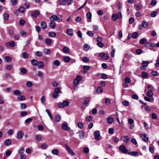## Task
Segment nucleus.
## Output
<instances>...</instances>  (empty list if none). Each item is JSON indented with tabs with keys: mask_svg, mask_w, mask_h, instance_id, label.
I'll return each mask as SVG.
<instances>
[{
	"mask_svg": "<svg viewBox=\"0 0 159 159\" xmlns=\"http://www.w3.org/2000/svg\"><path fill=\"white\" fill-rule=\"evenodd\" d=\"M61 16L58 15V16L56 15H53L50 18V20L51 21H57L58 22L61 21Z\"/></svg>",
	"mask_w": 159,
	"mask_h": 159,
	"instance_id": "1",
	"label": "nucleus"
},
{
	"mask_svg": "<svg viewBox=\"0 0 159 159\" xmlns=\"http://www.w3.org/2000/svg\"><path fill=\"white\" fill-rule=\"evenodd\" d=\"M70 104L69 102L67 100H64L62 102H59L58 106L59 108H64L68 106Z\"/></svg>",
	"mask_w": 159,
	"mask_h": 159,
	"instance_id": "2",
	"label": "nucleus"
},
{
	"mask_svg": "<svg viewBox=\"0 0 159 159\" xmlns=\"http://www.w3.org/2000/svg\"><path fill=\"white\" fill-rule=\"evenodd\" d=\"M122 17V14L120 11H118L117 14L116 13L112 15L111 19L113 21H116L118 18Z\"/></svg>",
	"mask_w": 159,
	"mask_h": 159,
	"instance_id": "3",
	"label": "nucleus"
},
{
	"mask_svg": "<svg viewBox=\"0 0 159 159\" xmlns=\"http://www.w3.org/2000/svg\"><path fill=\"white\" fill-rule=\"evenodd\" d=\"M64 147L66 150L69 154L72 156H74L75 155L74 152L66 144H65Z\"/></svg>",
	"mask_w": 159,
	"mask_h": 159,
	"instance_id": "4",
	"label": "nucleus"
},
{
	"mask_svg": "<svg viewBox=\"0 0 159 159\" xmlns=\"http://www.w3.org/2000/svg\"><path fill=\"white\" fill-rule=\"evenodd\" d=\"M119 149L123 153L126 154L128 152V151L124 145H121L119 147Z\"/></svg>",
	"mask_w": 159,
	"mask_h": 159,
	"instance_id": "5",
	"label": "nucleus"
},
{
	"mask_svg": "<svg viewBox=\"0 0 159 159\" xmlns=\"http://www.w3.org/2000/svg\"><path fill=\"white\" fill-rule=\"evenodd\" d=\"M149 64V62L148 61H143L142 62V66H141L140 68L142 70H146L145 67L147 66Z\"/></svg>",
	"mask_w": 159,
	"mask_h": 159,
	"instance_id": "6",
	"label": "nucleus"
},
{
	"mask_svg": "<svg viewBox=\"0 0 159 159\" xmlns=\"http://www.w3.org/2000/svg\"><path fill=\"white\" fill-rule=\"evenodd\" d=\"M94 135L95 136V139L97 141L100 140V133L99 131H96L94 132Z\"/></svg>",
	"mask_w": 159,
	"mask_h": 159,
	"instance_id": "7",
	"label": "nucleus"
},
{
	"mask_svg": "<svg viewBox=\"0 0 159 159\" xmlns=\"http://www.w3.org/2000/svg\"><path fill=\"white\" fill-rule=\"evenodd\" d=\"M62 129L64 130H66L67 131H70L71 130L70 128L68 127L66 124H62L61 125Z\"/></svg>",
	"mask_w": 159,
	"mask_h": 159,
	"instance_id": "8",
	"label": "nucleus"
},
{
	"mask_svg": "<svg viewBox=\"0 0 159 159\" xmlns=\"http://www.w3.org/2000/svg\"><path fill=\"white\" fill-rule=\"evenodd\" d=\"M121 139L125 143H128L130 140L129 138L127 136H122L121 138Z\"/></svg>",
	"mask_w": 159,
	"mask_h": 159,
	"instance_id": "9",
	"label": "nucleus"
},
{
	"mask_svg": "<svg viewBox=\"0 0 159 159\" xmlns=\"http://www.w3.org/2000/svg\"><path fill=\"white\" fill-rule=\"evenodd\" d=\"M99 56L100 57H102L104 60H107L108 58V56L107 55L105 54L103 52L100 53Z\"/></svg>",
	"mask_w": 159,
	"mask_h": 159,
	"instance_id": "10",
	"label": "nucleus"
},
{
	"mask_svg": "<svg viewBox=\"0 0 159 159\" xmlns=\"http://www.w3.org/2000/svg\"><path fill=\"white\" fill-rule=\"evenodd\" d=\"M39 14V11L38 10H35L34 11L31 13V15L32 16L36 18Z\"/></svg>",
	"mask_w": 159,
	"mask_h": 159,
	"instance_id": "11",
	"label": "nucleus"
},
{
	"mask_svg": "<svg viewBox=\"0 0 159 159\" xmlns=\"http://www.w3.org/2000/svg\"><path fill=\"white\" fill-rule=\"evenodd\" d=\"M24 135V133L22 131H20L17 133V136L18 139H21Z\"/></svg>",
	"mask_w": 159,
	"mask_h": 159,
	"instance_id": "12",
	"label": "nucleus"
},
{
	"mask_svg": "<svg viewBox=\"0 0 159 159\" xmlns=\"http://www.w3.org/2000/svg\"><path fill=\"white\" fill-rule=\"evenodd\" d=\"M141 138L143 141L144 142L147 141L148 139V138L147 137V135L146 134H141Z\"/></svg>",
	"mask_w": 159,
	"mask_h": 159,
	"instance_id": "13",
	"label": "nucleus"
},
{
	"mask_svg": "<svg viewBox=\"0 0 159 159\" xmlns=\"http://www.w3.org/2000/svg\"><path fill=\"white\" fill-rule=\"evenodd\" d=\"M66 33L69 36H72L73 35V29L71 28L67 29L66 30Z\"/></svg>",
	"mask_w": 159,
	"mask_h": 159,
	"instance_id": "14",
	"label": "nucleus"
},
{
	"mask_svg": "<svg viewBox=\"0 0 159 159\" xmlns=\"http://www.w3.org/2000/svg\"><path fill=\"white\" fill-rule=\"evenodd\" d=\"M107 123L111 124L114 122V119L112 117L109 116L107 118Z\"/></svg>",
	"mask_w": 159,
	"mask_h": 159,
	"instance_id": "15",
	"label": "nucleus"
},
{
	"mask_svg": "<svg viewBox=\"0 0 159 159\" xmlns=\"http://www.w3.org/2000/svg\"><path fill=\"white\" fill-rule=\"evenodd\" d=\"M11 142L12 141L11 139H8L5 140L4 144L6 146H8L11 144Z\"/></svg>",
	"mask_w": 159,
	"mask_h": 159,
	"instance_id": "16",
	"label": "nucleus"
},
{
	"mask_svg": "<svg viewBox=\"0 0 159 159\" xmlns=\"http://www.w3.org/2000/svg\"><path fill=\"white\" fill-rule=\"evenodd\" d=\"M40 25L43 29H46L47 27V24L44 21H42Z\"/></svg>",
	"mask_w": 159,
	"mask_h": 159,
	"instance_id": "17",
	"label": "nucleus"
},
{
	"mask_svg": "<svg viewBox=\"0 0 159 159\" xmlns=\"http://www.w3.org/2000/svg\"><path fill=\"white\" fill-rule=\"evenodd\" d=\"M48 36L51 38H55L56 36V34L54 32H50L48 33Z\"/></svg>",
	"mask_w": 159,
	"mask_h": 159,
	"instance_id": "18",
	"label": "nucleus"
},
{
	"mask_svg": "<svg viewBox=\"0 0 159 159\" xmlns=\"http://www.w3.org/2000/svg\"><path fill=\"white\" fill-rule=\"evenodd\" d=\"M129 155L133 156H137L138 155V152H128Z\"/></svg>",
	"mask_w": 159,
	"mask_h": 159,
	"instance_id": "19",
	"label": "nucleus"
},
{
	"mask_svg": "<svg viewBox=\"0 0 159 159\" xmlns=\"http://www.w3.org/2000/svg\"><path fill=\"white\" fill-rule=\"evenodd\" d=\"M56 24L55 22L54 21H51L49 24V25L50 27L52 28L53 29L56 27Z\"/></svg>",
	"mask_w": 159,
	"mask_h": 159,
	"instance_id": "20",
	"label": "nucleus"
},
{
	"mask_svg": "<svg viewBox=\"0 0 159 159\" xmlns=\"http://www.w3.org/2000/svg\"><path fill=\"white\" fill-rule=\"evenodd\" d=\"M13 93L15 96H19L20 95H21V92L20 90H16L14 91Z\"/></svg>",
	"mask_w": 159,
	"mask_h": 159,
	"instance_id": "21",
	"label": "nucleus"
},
{
	"mask_svg": "<svg viewBox=\"0 0 159 159\" xmlns=\"http://www.w3.org/2000/svg\"><path fill=\"white\" fill-rule=\"evenodd\" d=\"M37 65L39 68H42L44 67V64L43 61H40L38 62Z\"/></svg>",
	"mask_w": 159,
	"mask_h": 159,
	"instance_id": "22",
	"label": "nucleus"
},
{
	"mask_svg": "<svg viewBox=\"0 0 159 159\" xmlns=\"http://www.w3.org/2000/svg\"><path fill=\"white\" fill-rule=\"evenodd\" d=\"M51 152L53 154L57 155L59 154V151L57 149H54L52 150Z\"/></svg>",
	"mask_w": 159,
	"mask_h": 159,
	"instance_id": "23",
	"label": "nucleus"
},
{
	"mask_svg": "<svg viewBox=\"0 0 159 159\" xmlns=\"http://www.w3.org/2000/svg\"><path fill=\"white\" fill-rule=\"evenodd\" d=\"M148 25V22L145 21H142V22L141 24V26L142 27L144 28H146Z\"/></svg>",
	"mask_w": 159,
	"mask_h": 159,
	"instance_id": "24",
	"label": "nucleus"
},
{
	"mask_svg": "<svg viewBox=\"0 0 159 159\" xmlns=\"http://www.w3.org/2000/svg\"><path fill=\"white\" fill-rule=\"evenodd\" d=\"M31 64L34 66H37L38 63L37 61L35 59H32L30 61Z\"/></svg>",
	"mask_w": 159,
	"mask_h": 159,
	"instance_id": "25",
	"label": "nucleus"
},
{
	"mask_svg": "<svg viewBox=\"0 0 159 159\" xmlns=\"http://www.w3.org/2000/svg\"><path fill=\"white\" fill-rule=\"evenodd\" d=\"M63 60L65 62L67 63L70 60V58L68 56H66L64 57L63 58Z\"/></svg>",
	"mask_w": 159,
	"mask_h": 159,
	"instance_id": "26",
	"label": "nucleus"
},
{
	"mask_svg": "<svg viewBox=\"0 0 159 159\" xmlns=\"http://www.w3.org/2000/svg\"><path fill=\"white\" fill-rule=\"evenodd\" d=\"M17 98L20 101H23L25 99L24 96L20 95Z\"/></svg>",
	"mask_w": 159,
	"mask_h": 159,
	"instance_id": "27",
	"label": "nucleus"
},
{
	"mask_svg": "<svg viewBox=\"0 0 159 159\" xmlns=\"http://www.w3.org/2000/svg\"><path fill=\"white\" fill-rule=\"evenodd\" d=\"M79 137L80 139L83 138L84 136V132L82 131H80L79 132Z\"/></svg>",
	"mask_w": 159,
	"mask_h": 159,
	"instance_id": "28",
	"label": "nucleus"
},
{
	"mask_svg": "<svg viewBox=\"0 0 159 159\" xmlns=\"http://www.w3.org/2000/svg\"><path fill=\"white\" fill-rule=\"evenodd\" d=\"M20 34L21 36L25 37L26 36L27 33L24 30H21L20 32Z\"/></svg>",
	"mask_w": 159,
	"mask_h": 159,
	"instance_id": "29",
	"label": "nucleus"
},
{
	"mask_svg": "<svg viewBox=\"0 0 159 159\" xmlns=\"http://www.w3.org/2000/svg\"><path fill=\"white\" fill-rule=\"evenodd\" d=\"M103 89L102 88L101 86H99L98 87L96 92L97 93H101L103 92Z\"/></svg>",
	"mask_w": 159,
	"mask_h": 159,
	"instance_id": "30",
	"label": "nucleus"
},
{
	"mask_svg": "<svg viewBox=\"0 0 159 159\" xmlns=\"http://www.w3.org/2000/svg\"><path fill=\"white\" fill-rule=\"evenodd\" d=\"M51 52L50 49L48 48H45L43 50V52L46 55H48Z\"/></svg>",
	"mask_w": 159,
	"mask_h": 159,
	"instance_id": "31",
	"label": "nucleus"
},
{
	"mask_svg": "<svg viewBox=\"0 0 159 159\" xmlns=\"http://www.w3.org/2000/svg\"><path fill=\"white\" fill-rule=\"evenodd\" d=\"M3 18L5 20H7L9 17V15L7 13H4L3 15Z\"/></svg>",
	"mask_w": 159,
	"mask_h": 159,
	"instance_id": "32",
	"label": "nucleus"
},
{
	"mask_svg": "<svg viewBox=\"0 0 159 159\" xmlns=\"http://www.w3.org/2000/svg\"><path fill=\"white\" fill-rule=\"evenodd\" d=\"M90 68V66H84L83 72L84 73L86 72L87 71L89 70Z\"/></svg>",
	"mask_w": 159,
	"mask_h": 159,
	"instance_id": "33",
	"label": "nucleus"
},
{
	"mask_svg": "<svg viewBox=\"0 0 159 159\" xmlns=\"http://www.w3.org/2000/svg\"><path fill=\"white\" fill-rule=\"evenodd\" d=\"M26 85L28 87L30 88L33 85V83L30 81H27L26 82Z\"/></svg>",
	"mask_w": 159,
	"mask_h": 159,
	"instance_id": "34",
	"label": "nucleus"
},
{
	"mask_svg": "<svg viewBox=\"0 0 159 159\" xmlns=\"http://www.w3.org/2000/svg\"><path fill=\"white\" fill-rule=\"evenodd\" d=\"M24 148L23 147H21L18 150V153H20V154H23L24 152Z\"/></svg>",
	"mask_w": 159,
	"mask_h": 159,
	"instance_id": "35",
	"label": "nucleus"
},
{
	"mask_svg": "<svg viewBox=\"0 0 159 159\" xmlns=\"http://www.w3.org/2000/svg\"><path fill=\"white\" fill-rule=\"evenodd\" d=\"M89 101V99L88 98H85L84 99V101L83 102V104L85 105L86 106H88V103Z\"/></svg>",
	"mask_w": 159,
	"mask_h": 159,
	"instance_id": "36",
	"label": "nucleus"
},
{
	"mask_svg": "<svg viewBox=\"0 0 159 159\" xmlns=\"http://www.w3.org/2000/svg\"><path fill=\"white\" fill-rule=\"evenodd\" d=\"M138 36V33L137 32H134L132 35V37L134 39H135L137 38Z\"/></svg>",
	"mask_w": 159,
	"mask_h": 159,
	"instance_id": "37",
	"label": "nucleus"
},
{
	"mask_svg": "<svg viewBox=\"0 0 159 159\" xmlns=\"http://www.w3.org/2000/svg\"><path fill=\"white\" fill-rule=\"evenodd\" d=\"M52 42L51 39L49 38L46 39L45 40L46 44L48 45L52 43Z\"/></svg>",
	"mask_w": 159,
	"mask_h": 159,
	"instance_id": "38",
	"label": "nucleus"
},
{
	"mask_svg": "<svg viewBox=\"0 0 159 159\" xmlns=\"http://www.w3.org/2000/svg\"><path fill=\"white\" fill-rule=\"evenodd\" d=\"M46 112L48 113L50 119L52 120H53V117L51 113L50 112L49 110L48 109H46Z\"/></svg>",
	"mask_w": 159,
	"mask_h": 159,
	"instance_id": "39",
	"label": "nucleus"
},
{
	"mask_svg": "<svg viewBox=\"0 0 159 159\" xmlns=\"http://www.w3.org/2000/svg\"><path fill=\"white\" fill-rule=\"evenodd\" d=\"M134 7H135V9L136 10H139L141 9L142 6L139 4H136L134 6Z\"/></svg>",
	"mask_w": 159,
	"mask_h": 159,
	"instance_id": "40",
	"label": "nucleus"
},
{
	"mask_svg": "<svg viewBox=\"0 0 159 159\" xmlns=\"http://www.w3.org/2000/svg\"><path fill=\"white\" fill-rule=\"evenodd\" d=\"M141 76L143 78H146L148 76V74L146 72L144 71L142 73Z\"/></svg>",
	"mask_w": 159,
	"mask_h": 159,
	"instance_id": "41",
	"label": "nucleus"
},
{
	"mask_svg": "<svg viewBox=\"0 0 159 159\" xmlns=\"http://www.w3.org/2000/svg\"><path fill=\"white\" fill-rule=\"evenodd\" d=\"M18 9L20 13H23L25 10V7L23 6L20 7Z\"/></svg>",
	"mask_w": 159,
	"mask_h": 159,
	"instance_id": "42",
	"label": "nucleus"
},
{
	"mask_svg": "<svg viewBox=\"0 0 159 159\" xmlns=\"http://www.w3.org/2000/svg\"><path fill=\"white\" fill-rule=\"evenodd\" d=\"M20 72L21 73H22L23 74H27V70L24 68H20Z\"/></svg>",
	"mask_w": 159,
	"mask_h": 159,
	"instance_id": "43",
	"label": "nucleus"
},
{
	"mask_svg": "<svg viewBox=\"0 0 159 159\" xmlns=\"http://www.w3.org/2000/svg\"><path fill=\"white\" fill-rule=\"evenodd\" d=\"M61 120V117L59 115H57L55 117V120L59 122Z\"/></svg>",
	"mask_w": 159,
	"mask_h": 159,
	"instance_id": "44",
	"label": "nucleus"
},
{
	"mask_svg": "<svg viewBox=\"0 0 159 159\" xmlns=\"http://www.w3.org/2000/svg\"><path fill=\"white\" fill-rule=\"evenodd\" d=\"M147 96L149 97H152L153 95L152 91H148L147 93Z\"/></svg>",
	"mask_w": 159,
	"mask_h": 159,
	"instance_id": "45",
	"label": "nucleus"
},
{
	"mask_svg": "<svg viewBox=\"0 0 159 159\" xmlns=\"http://www.w3.org/2000/svg\"><path fill=\"white\" fill-rule=\"evenodd\" d=\"M82 61L84 62L87 63L89 61V58L87 57H84L82 58Z\"/></svg>",
	"mask_w": 159,
	"mask_h": 159,
	"instance_id": "46",
	"label": "nucleus"
},
{
	"mask_svg": "<svg viewBox=\"0 0 159 159\" xmlns=\"http://www.w3.org/2000/svg\"><path fill=\"white\" fill-rule=\"evenodd\" d=\"M63 51L65 53H68L69 52V48L67 47H65L63 48Z\"/></svg>",
	"mask_w": 159,
	"mask_h": 159,
	"instance_id": "47",
	"label": "nucleus"
},
{
	"mask_svg": "<svg viewBox=\"0 0 159 159\" xmlns=\"http://www.w3.org/2000/svg\"><path fill=\"white\" fill-rule=\"evenodd\" d=\"M13 66V65L12 64H10L7 65L6 66V68L7 70H10L11 69Z\"/></svg>",
	"mask_w": 159,
	"mask_h": 159,
	"instance_id": "48",
	"label": "nucleus"
},
{
	"mask_svg": "<svg viewBox=\"0 0 159 159\" xmlns=\"http://www.w3.org/2000/svg\"><path fill=\"white\" fill-rule=\"evenodd\" d=\"M5 61L7 62H10L11 61L12 59L9 56H7L5 57Z\"/></svg>",
	"mask_w": 159,
	"mask_h": 159,
	"instance_id": "49",
	"label": "nucleus"
},
{
	"mask_svg": "<svg viewBox=\"0 0 159 159\" xmlns=\"http://www.w3.org/2000/svg\"><path fill=\"white\" fill-rule=\"evenodd\" d=\"M53 64L56 66H59L60 65V62L58 60H56L53 62Z\"/></svg>",
	"mask_w": 159,
	"mask_h": 159,
	"instance_id": "50",
	"label": "nucleus"
},
{
	"mask_svg": "<svg viewBox=\"0 0 159 159\" xmlns=\"http://www.w3.org/2000/svg\"><path fill=\"white\" fill-rule=\"evenodd\" d=\"M92 120V117L91 116H88L86 117V120L88 122H89Z\"/></svg>",
	"mask_w": 159,
	"mask_h": 159,
	"instance_id": "51",
	"label": "nucleus"
},
{
	"mask_svg": "<svg viewBox=\"0 0 159 159\" xmlns=\"http://www.w3.org/2000/svg\"><path fill=\"white\" fill-rule=\"evenodd\" d=\"M10 2L12 5L14 6L16 5L17 3V0H11Z\"/></svg>",
	"mask_w": 159,
	"mask_h": 159,
	"instance_id": "52",
	"label": "nucleus"
},
{
	"mask_svg": "<svg viewBox=\"0 0 159 159\" xmlns=\"http://www.w3.org/2000/svg\"><path fill=\"white\" fill-rule=\"evenodd\" d=\"M146 42V39L145 38H142L140 39L139 41V43L141 44H144Z\"/></svg>",
	"mask_w": 159,
	"mask_h": 159,
	"instance_id": "53",
	"label": "nucleus"
},
{
	"mask_svg": "<svg viewBox=\"0 0 159 159\" xmlns=\"http://www.w3.org/2000/svg\"><path fill=\"white\" fill-rule=\"evenodd\" d=\"M78 127L80 129H82L83 128L84 124L82 122H79L78 123Z\"/></svg>",
	"mask_w": 159,
	"mask_h": 159,
	"instance_id": "54",
	"label": "nucleus"
},
{
	"mask_svg": "<svg viewBox=\"0 0 159 159\" xmlns=\"http://www.w3.org/2000/svg\"><path fill=\"white\" fill-rule=\"evenodd\" d=\"M101 78L104 80L106 79L107 78V75L104 73L102 74L101 75Z\"/></svg>",
	"mask_w": 159,
	"mask_h": 159,
	"instance_id": "55",
	"label": "nucleus"
},
{
	"mask_svg": "<svg viewBox=\"0 0 159 159\" xmlns=\"http://www.w3.org/2000/svg\"><path fill=\"white\" fill-rule=\"evenodd\" d=\"M114 131V129L113 128H110L108 129V133L110 134H112Z\"/></svg>",
	"mask_w": 159,
	"mask_h": 159,
	"instance_id": "56",
	"label": "nucleus"
},
{
	"mask_svg": "<svg viewBox=\"0 0 159 159\" xmlns=\"http://www.w3.org/2000/svg\"><path fill=\"white\" fill-rule=\"evenodd\" d=\"M136 52L138 55H140L143 52V51L141 49H138L136 50Z\"/></svg>",
	"mask_w": 159,
	"mask_h": 159,
	"instance_id": "57",
	"label": "nucleus"
},
{
	"mask_svg": "<svg viewBox=\"0 0 159 159\" xmlns=\"http://www.w3.org/2000/svg\"><path fill=\"white\" fill-rule=\"evenodd\" d=\"M25 21L23 20H20L19 21V24L21 26H23L25 25Z\"/></svg>",
	"mask_w": 159,
	"mask_h": 159,
	"instance_id": "58",
	"label": "nucleus"
},
{
	"mask_svg": "<svg viewBox=\"0 0 159 159\" xmlns=\"http://www.w3.org/2000/svg\"><path fill=\"white\" fill-rule=\"evenodd\" d=\"M86 17L88 19H91L92 17V14L90 12H88L86 15Z\"/></svg>",
	"mask_w": 159,
	"mask_h": 159,
	"instance_id": "59",
	"label": "nucleus"
},
{
	"mask_svg": "<svg viewBox=\"0 0 159 159\" xmlns=\"http://www.w3.org/2000/svg\"><path fill=\"white\" fill-rule=\"evenodd\" d=\"M36 139L38 141H40L42 139V137L41 135H36L35 137Z\"/></svg>",
	"mask_w": 159,
	"mask_h": 159,
	"instance_id": "60",
	"label": "nucleus"
},
{
	"mask_svg": "<svg viewBox=\"0 0 159 159\" xmlns=\"http://www.w3.org/2000/svg\"><path fill=\"white\" fill-rule=\"evenodd\" d=\"M60 3L61 5H64L67 4L66 0H61Z\"/></svg>",
	"mask_w": 159,
	"mask_h": 159,
	"instance_id": "61",
	"label": "nucleus"
},
{
	"mask_svg": "<svg viewBox=\"0 0 159 159\" xmlns=\"http://www.w3.org/2000/svg\"><path fill=\"white\" fill-rule=\"evenodd\" d=\"M52 84L53 87H56L58 86L59 84L58 82H57V81H53L52 83Z\"/></svg>",
	"mask_w": 159,
	"mask_h": 159,
	"instance_id": "62",
	"label": "nucleus"
},
{
	"mask_svg": "<svg viewBox=\"0 0 159 159\" xmlns=\"http://www.w3.org/2000/svg\"><path fill=\"white\" fill-rule=\"evenodd\" d=\"M58 94L54 92L52 95V97L54 98H57L58 96Z\"/></svg>",
	"mask_w": 159,
	"mask_h": 159,
	"instance_id": "63",
	"label": "nucleus"
},
{
	"mask_svg": "<svg viewBox=\"0 0 159 159\" xmlns=\"http://www.w3.org/2000/svg\"><path fill=\"white\" fill-rule=\"evenodd\" d=\"M157 13L156 11H153L151 13V16L152 17H155L157 15Z\"/></svg>",
	"mask_w": 159,
	"mask_h": 159,
	"instance_id": "64",
	"label": "nucleus"
}]
</instances>
